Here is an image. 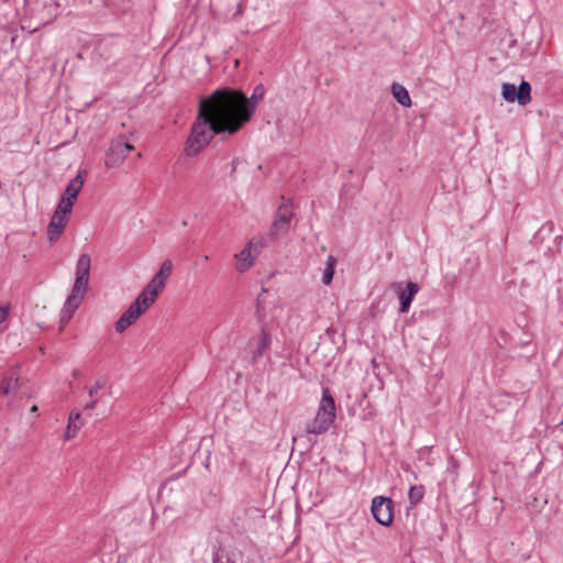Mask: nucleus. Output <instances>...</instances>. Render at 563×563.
<instances>
[{
  "label": "nucleus",
  "instance_id": "1",
  "mask_svg": "<svg viewBox=\"0 0 563 563\" xmlns=\"http://www.w3.org/2000/svg\"><path fill=\"white\" fill-rule=\"evenodd\" d=\"M265 96L262 84L255 86L250 98L238 88L221 87L200 98L198 113L186 141L184 154L198 155L216 135H234L255 113Z\"/></svg>",
  "mask_w": 563,
  "mask_h": 563
},
{
  "label": "nucleus",
  "instance_id": "2",
  "mask_svg": "<svg viewBox=\"0 0 563 563\" xmlns=\"http://www.w3.org/2000/svg\"><path fill=\"white\" fill-rule=\"evenodd\" d=\"M91 258L88 254H81L76 265V279L71 294L67 297L60 312V321L68 322L84 300L90 276Z\"/></svg>",
  "mask_w": 563,
  "mask_h": 563
},
{
  "label": "nucleus",
  "instance_id": "3",
  "mask_svg": "<svg viewBox=\"0 0 563 563\" xmlns=\"http://www.w3.org/2000/svg\"><path fill=\"white\" fill-rule=\"evenodd\" d=\"M132 151L134 145L129 143L124 135L118 136L106 152L104 165L108 168L119 167Z\"/></svg>",
  "mask_w": 563,
  "mask_h": 563
},
{
  "label": "nucleus",
  "instance_id": "4",
  "mask_svg": "<svg viewBox=\"0 0 563 563\" xmlns=\"http://www.w3.org/2000/svg\"><path fill=\"white\" fill-rule=\"evenodd\" d=\"M294 216L291 201L283 202L276 210L275 219L269 228L268 236L276 240L285 235Z\"/></svg>",
  "mask_w": 563,
  "mask_h": 563
},
{
  "label": "nucleus",
  "instance_id": "5",
  "mask_svg": "<svg viewBox=\"0 0 563 563\" xmlns=\"http://www.w3.org/2000/svg\"><path fill=\"white\" fill-rule=\"evenodd\" d=\"M501 96L507 102L517 101L519 106H527L531 101V85L522 80L517 87L515 84L504 82Z\"/></svg>",
  "mask_w": 563,
  "mask_h": 563
},
{
  "label": "nucleus",
  "instance_id": "6",
  "mask_svg": "<svg viewBox=\"0 0 563 563\" xmlns=\"http://www.w3.org/2000/svg\"><path fill=\"white\" fill-rule=\"evenodd\" d=\"M372 515L375 520L385 527L393 523L394 520V501L389 497L376 496L372 499Z\"/></svg>",
  "mask_w": 563,
  "mask_h": 563
},
{
  "label": "nucleus",
  "instance_id": "7",
  "mask_svg": "<svg viewBox=\"0 0 563 563\" xmlns=\"http://www.w3.org/2000/svg\"><path fill=\"white\" fill-rule=\"evenodd\" d=\"M69 203L65 207L58 205L47 225V239L51 243L57 241L66 228L71 210Z\"/></svg>",
  "mask_w": 563,
  "mask_h": 563
},
{
  "label": "nucleus",
  "instance_id": "8",
  "mask_svg": "<svg viewBox=\"0 0 563 563\" xmlns=\"http://www.w3.org/2000/svg\"><path fill=\"white\" fill-rule=\"evenodd\" d=\"M390 288L397 294L399 299V312L406 313L409 311L410 306L419 291L417 283L408 282L405 286L401 282H395L390 285Z\"/></svg>",
  "mask_w": 563,
  "mask_h": 563
},
{
  "label": "nucleus",
  "instance_id": "9",
  "mask_svg": "<svg viewBox=\"0 0 563 563\" xmlns=\"http://www.w3.org/2000/svg\"><path fill=\"white\" fill-rule=\"evenodd\" d=\"M148 308H145V306L140 302V300L136 298L129 308L121 314L119 320L115 322V330L118 332L125 331L130 325L135 323V321L147 310Z\"/></svg>",
  "mask_w": 563,
  "mask_h": 563
},
{
  "label": "nucleus",
  "instance_id": "10",
  "mask_svg": "<svg viewBox=\"0 0 563 563\" xmlns=\"http://www.w3.org/2000/svg\"><path fill=\"white\" fill-rule=\"evenodd\" d=\"M333 420L321 416L320 413H317L314 419L311 421H308L305 427V432L307 433V440L309 442V448H312L317 440H312L309 435L310 434H323L325 433L330 427L333 424Z\"/></svg>",
  "mask_w": 563,
  "mask_h": 563
},
{
  "label": "nucleus",
  "instance_id": "11",
  "mask_svg": "<svg viewBox=\"0 0 563 563\" xmlns=\"http://www.w3.org/2000/svg\"><path fill=\"white\" fill-rule=\"evenodd\" d=\"M82 186H84V178H82L81 174L79 173L66 186V189H65L64 194L62 195V198H60L58 205L65 207L67 203H69L68 209L73 210V207L75 205L77 196L80 192Z\"/></svg>",
  "mask_w": 563,
  "mask_h": 563
},
{
  "label": "nucleus",
  "instance_id": "12",
  "mask_svg": "<svg viewBox=\"0 0 563 563\" xmlns=\"http://www.w3.org/2000/svg\"><path fill=\"white\" fill-rule=\"evenodd\" d=\"M249 344L250 346L254 345L252 350V364H256L271 345V335L267 329L263 327L257 339L250 340Z\"/></svg>",
  "mask_w": 563,
  "mask_h": 563
},
{
  "label": "nucleus",
  "instance_id": "13",
  "mask_svg": "<svg viewBox=\"0 0 563 563\" xmlns=\"http://www.w3.org/2000/svg\"><path fill=\"white\" fill-rule=\"evenodd\" d=\"M164 287L165 285L162 283L159 284L157 280L152 278L136 298L145 306V308H150L155 302L158 295L164 290Z\"/></svg>",
  "mask_w": 563,
  "mask_h": 563
},
{
  "label": "nucleus",
  "instance_id": "14",
  "mask_svg": "<svg viewBox=\"0 0 563 563\" xmlns=\"http://www.w3.org/2000/svg\"><path fill=\"white\" fill-rule=\"evenodd\" d=\"M317 413L324 416L334 421L335 419V401L329 387L322 388V398L319 404Z\"/></svg>",
  "mask_w": 563,
  "mask_h": 563
},
{
  "label": "nucleus",
  "instance_id": "15",
  "mask_svg": "<svg viewBox=\"0 0 563 563\" xmlns=\"http://www.w3.org/2000/svg\"><path fill=\"white\" fill-rule=\"evenodd\" d=\"M19 387L20 384L18 372L12 369L4 373L0 384V395L10 396L15 393Z\"/></svg>",
  "mask_w": 563,
  "mask_h": 563
},
{
  "label": "nucleus",
  "instance_id": "16",
  "mask_svg": "<svg viewBox=\"0 0 563 563\" xmlns=\"http://www.w3.org/2000/svg\"><path fill=\"white\" fill-rule=\"evenodd\" d=\"M251 246L252 242H249L240 253L235 254V257L238 260L236 262V269L240 273H244L247 269H250L254 264V258L251 255Z\"/></svg>",
  "mask_w": 563,
  "mask_h": 563
},
{
  "label": "nucleus",
  "instance_id": "17",
  "mask_svg": "<svg viewBox=\"0 0 563 563\" xmlns=\"http://www.w3.org/2000/svg\"><path fill=\"white\" fill-rule=\"evenodd\" d=\"M81 424L82 422L80 412L71 411L64 433L65 440H70L71 438H74L77 431L80 429Z\"/></svg>",
  "mask_w": 563,
  "mask_h": 563
},
{
  "label": "nucleus",
  "instance_id": "18",
  "mask_svg": "<svg viewBox=\"0 0 563 563\" xmlns=\"http://www.w3.org/2000/svg\"><path fill=\"white\" fill-rule=\"evenodd\" d=\"M391 92L394 98L397 100V102L404 107H410L411 99L408 93V90L399 85V84H393L391 86Z\"/></svg>",
  "mask_w": 563,
  "mask_h": 563
},
{
  "label": "nucleus",
  "instance_id": "19",
  "mask_svg": "<svg viewBox=\"0 0 563 563\" xmlns=\"http://www.w3.org/2000/svg\"><path fill=\"white\" fill-rule=\"evenodd\" d=\"M173 272V262L170 260H165L158 269V272L152 277L157 280L159 284H166L167 279L172 275Z\"/></svg>",
  "mask_w": 563,
  "mask_h": 563
},
{
  "label": "nucleus",
  "instance_id": "20",
  "mask_svg": "<svg viewBox=\"0 0 563 563\" xmlns=\"http://www.w3.org/2000/svg\"><path fill=\"white\" fill-rule=\"evenodd\" d=\"M424 486L423 485H413L410 487L408 493L409 503L411 506H417L424 496Z\"/></svg>",
  "mask_w": 563,
  "mask_h": 563
},
{
  "label": "nucleus",
  "instance_id": "21",
  "mask_svg": "<svg viewBox=\"0 0 563 563\" xmlns=\"http://www.w3.org/2000/svg\"><path fill=\"white\" fill-rule=\"evenodd\" d=\"M334 265H335V258L333 256H329L327 261V267L322 275V283L324 285H329L334 276Z\"/></svg>",
  "mask_w": 563,
  "mask_h": 563
},
{
  "label": "nucleus",
  "instance_id": "22",
  "mask_svg": "<svg viewBox=\"0 0 563 563\" xmlns=\"http://www.w3.org/2000/svg\"><path fill=\"white\" fill-rule=\"evenodd\" d=\"M108 380H109V379H108V377H107V376H100V377L96 380L95 385H92V386L88 389V395H89V397H90V398L95 397V396L98 394V391H99L100 389H102V388H104V387L107 386Z\"/></svg>",
  "mask_w": 563,
  "mask_h": 563
},
{
  "label": "nucleus",
  "instance_id": "23",
  "mask_svg": "<svg viewBox=\"0 0 563 563\" xmlns=\"http://www.w3.org/2000/svg\"><path fill=\"white\" fill-rule=\"evenodd\" d=\"M10 305H1L0 306V323L4 322L9 316Z\"/></svg>",
  "mask_w": 563,
  "mask_h": 563
},
{
  "label": "nucleus",
  "instance_id": "24",
  "mask_svg": "<svg viewBox=\"0 0 563 563\" xmlns=\"http://www.w3.org/2000/svg\"><path fill=\"white\" fill-rule=\"evenodd\" d=\"M97 402H98V399L92 397L91 400L85 405V410H92V409H95L96 406H97Z\"/></svg>",
  "mask_w": 563,
  "mask_h": 563
},
{
  "label": "nucleus",
  "instance_id": "25",
  "mask_svg": "<svg viewBox=\"0 0 563 563\" xmlns=\"http://www.w3.org/2000/svg\"><path fill=\"white\" fill-rule=\"evenodd\" d=\"M32 413H36L38 411V407L36 405H33L30 409Z\"/></svg>",
  "mask_w": 563,
  "mask_h": 563
},
{
  "label": "nucleus",
  "instance_id": "26",
  "mask_svg": "<svg viewBox=\"0 0 563 563\" xmlns=\"http://www.w3.org/2000/svg\"><path fill=\"white\" fill-rule=\"evenodd\" d=\"M203 261H206V262H207V261H209V256H208V255H205V256H203Z\"/></svg>",
  "mask_w": 563,
  "mask_h": 563
},
{
  "label": "nucleus",
  "instance_id": "27",
  "mask_svg": "<svg viewBox=\"0 0 563 563\" xmlns=\"http://www.w3.org/2000/svg\"><path fill=\"white\" fill-rule=\"evenodd\" d=\"M299 438H302V435H299L298 438L294 437V441H297Z\"/></svg>",
  "mask_w": 563,
  "mask_h": 563
},
{
  "label": "nucleus",
  "instance_id": "28",
  "mask_svg": "<svg viewBox=\"0 0 563 563\" xmlns=\"http://www.w3.org/2000/svg\"><path fill=\"white\" fill-rule=\"evenodd\" d=\"M214 563H218V560H214Z\"/></svg>",
  "mask_w": 563,
  "mask_h": 563
}]
</instances>
